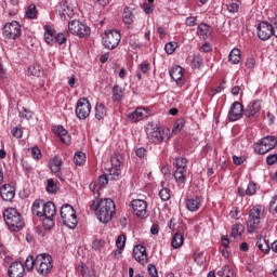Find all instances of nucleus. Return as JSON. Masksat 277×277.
I'll return each mask as SVG.
<instances>
[{
  "mask_svg": "<svg viewBox=\"0 0 277 277\" xmlns=\"http://www.w3.org/2000/svg\"><path fill=\"white\" fill-rule=\"evenodd\" d=\"M166 185V182H161V189L159 190V198L163 201V202H168V200H170L171 195H170V188L163 186Z\"/></svg>",
  "mask_w": 277,
  "mask_h": 277,
  "instance_id": "36",
  "label": "nucleus"
},
{
  "mask_svg": "<svg viewBox=\"0 0 277 277\" xmlns=\"http://www.w3.org/2000/svg\"><path fill=\"white\" fill-rule=\"evenodd\" d=\"M64 162L60 159V157H54L53 159L50 160L49 162V168L60 181H66V175H64V172H62V164Z\"/></svg>",
  "mask_w": 277,
  "mask_h": 277,
  "instance_id": "17",
  "label": "nucleus"
},
{
  "mask_svg": "<svg viewBox=\"0 0 277 277\" xmlns=\"http://www.w3.org/2000/svg\"><path fill=\"white\" fill-rule=\"evenodd\" d=\"M108 183H109V177H107V175L98 176V184L101 185V187H105V185H107Z\"/></svg>",
  "mask_w": 277,
  "mask_h": 277,
  "instance_id": "64",
  "label": "nucleus"
},
{
  "mask_svg": "<svg viewBox=\"0 0 277 277\" xmlns=\"http://www.w3.org/2000/svg\"><path fill=\"white\" fill-rule=\"evenodd\" d=\"M134 215L141 217L142 220L148 216V203L142 199H134L131 202Z\"/></svg>",
  "mask_w": 277,
  "mask_h": 277,
  "instance_id": "13",
  "label": "nucleus"
},
{
  "mask_svg": "<svg viewBox=\"0 0 277 277\" xmlns=\"http://www.w3.org/2000/svg\"><path fill=\"white\" fill-rule=\"evenodd\" d=\"M31 211L34 215H37V217H44V201L36 200L32 203Z\"/></svg>",
  "mask_w": 277,
  "mask_h": 277,
  "instance_id": "27",
  "label": "nucleus"
},
{
  "mask_svg": "<svg viewBox=\"0 0 277 277\" xmlns=\"http://www.w3.org/2000/svg\"><path fill=\"white\" fill-rule=\"evenodd\" d=\"M193 259L195 263L199 265V267H202V265H205V252L202 251L195 252V254L193 255Z\"/></svg>",
  "mask_w": 277,
  "mask_h": 277,
  "instance_id": "44",
  "label": "nucleus"
},
{
  "mask_svg": "<svg viewBox=\"0 0 277 277\" xmlns=\"http://www.w3.org/2000/svg\"><path fill=\"white\" fill-rule=\"evenodd\" d=\"M266 163L268 166H274V163H277V154H273L266 157Z\"/></svg>",
  "mask_w": 277,
  "mask_h": 277,
  "instance_id": "62",
  "label": "nucleus"
},
{
  "mask_svg": "<svg viewBox=\"0 0 277 277\" xmlns=\"http://www.w3.org/2000/svg\"><path fill=\"white\" fill-rule=\"evenodd\" d=\"M192 64H193V68H197L198 70H200V67L203 66L202 55L194 54Z\"/></svg>",
  "mask_w": 277,
  "mask_h": 277,
  "instance_id": "41",
  "label": "nucleus"
},
{
  "mask_svg": "<svg viewBox=\"0 0 277 277\" xmlns=\"http://www.w3.org/2000/svg\"><path fill=\"white\" fill-rule=\"evenodd\" d=\"M124 96V91L122 90V87L116 84L113 88V101L116 103L120 101Z\"/></svg>",
  "mask_w": 277,
  "mask_h": 277,
  "instance_id": "38",
  "label": "nucleus"
},
{
  "mask_svg": "<svg viewBox=\"0 0 277 277\" xmlns=\"http://www.w3.org/2000/svg\"><path fill=\"white\" fill-rule=\"evenodd\" d=\"M184 128H185V119L183 118L177 119L173 126L172 132L181 133V131H183Z\"/></svg>",
  "mask_w": 277,
  "mask_h": 277,
  "instance_id": "46",
  "label": "nucleus"
},
{
  "mask_svg": "<svg viewBox=\"0 0 277 277\" xmlns=\"http://www.w3.org/2000/svg\"><path fill=\"white\" fill-rule=\"evenodd\" d=\"M147 272L151 277H159V273L157 272V266H155L154 264L148 265Z\"/></svg>",
  "mask_w": 277,
  "mask_h": 277,
  "instance_id": "58",
  "label": "nucleus"
},
{
  "mask_svg": "<svg viewBox=\"0 0 277 277\" xmlns=\"http://www.w3.org/2000/svg\"><path fill=\"white\" fill-rule=\"evenodd\" d=\"M263 105L261 103V101L259 100H254L251 101L247 108L243 111V116H246V118H254V116H256V114H259L262 109Z\"/></svg>",
  "mask_w": 277,
  "mask_h": 277,
  "instance_id": "18",
  "label": "nucleus"
},
{
  "mask_svg": "<svg viewBox=\"0 0 277 277\" xmlns=\"http://www.w3.org/2000/svg\"><path fill=\"white\" fill-rule=\"evenodd\" d=\"M172 134L169 128L150 127L147 128V138L151 144H162V142H169Z\"/></svg>",
  "mask_w": 277,
  "mask_h": 277,
  "instance_id": "5",
  "label": "nucleus"
},
{
  "mask_svg": "<svg viewBox=\"0 0 277 277\" xmlns=\"http://www.w3.org/2000/svg\"><path fill=\"white\" fill-rule=\"evenodd\" d=\"M170 77L171 79H173V81L179 83V81L183 79V67L179 65L173 66L172 69L170 70Z\"/></svg>",
  "mask_w": 277,
  "mask_h": 277,
  "instance_id": "31",
  "label": "nucleus"
},
{
  "mask_svg": "<svg viewBox=\"0 0 277 277\" xmlns=\"http://www.w3.org/2000/svg\"><path fill=\"white\" fill-rule=\"evenodd\" d=\"M120 40H122L120 31L107 30L105 31L103 37V45L105 47V49H108V51H114V49H116L120 44Z\"/></svg>",
  "mask_w": 277,
  "mask_h": 277,
  "instance_id": "11",
  "label": "nucleus"
},
{
  "mask_svg": "<svg viewBox=\"0 0 277 277\" xmlns=\"http://www.w3.org/2000/svg\"><path fill=\"white\" fill-rule=\"evenodd\" d=\"M60 5L61 9L58 12L63 21H68V18H72V16H75V6H72L70 0H62Z\"/></svg>",
  "mask_w": 277,
  "mask_h": 277,
  "instance_id": "16",
  "label": "nucleus"
},
{
  "mask_svg": "<svg viewBox=\"0 0 277 277\" xmlns=\"http://www.w3.org/2000/svg\"><path fill=\"white\" fill-rule=\"evenodd\" d=\"M246 190L247 196H254V194H256V184L254 182H250Z\"/></svg>",
  "mask_w": 277,
  "mask_h": 277,
  "instance_id": "54",
  "label": "nucleus"
},
{
  "mask_svg": "<svg viewBox=\"0 0 277 277\" xmlns=\"http://www.w3.org/2000/svg\"><path fill=\"white\" fill-rule=\"evenodd\" d=\"M255 246L264 254H269V250H272V248L269 247V243H267V240H265L263 236H258Z\"/></svg>",
  "mask_w": 277,
  "mask_h": 277,
  "instance_id": "28",
  "label": "nucleus"
},
{
  "mask_svg": "<svg viewBox=\"0 0 277 277\" xmlns=\"http://www.w3.org/2000/svg\"><path fill=\"white\" fill-rule=\"evenodd\" d=\"M0 196L5 202H12L16 196V189L10 184H4L0 187Z\"/></svg>",
  "mask_w": 277,
  "mask_h": 277,
  "instance_id": "20",
  "label": "nucleus"
},
{
  "mask_svg": "<svg viewBox=\"0 0 277 277\" xmlns=\"http://www.w3.org/2000/svg\"><path fill=\"white\" fill-rule=\"evenodd\" d=\"M264 209L262 206H254L250 212L247 221L248 233H259L261 230V217H263Z\"/></svg>",
  "mask_w": 277,
  "mask_h": 277,
  "instance_id": "4",
  "label": "nucleus"
},
{
  "mask_svg": "<svg viewBox=\"0 0 277 277\" xmlns=\"http://www.w3.org/2000/svg\"><path fill=\"white\" fill-rule=\"evenodd\" d=\"M75 111L79 120H85V118H89L90 114H92V104H90V100L87 97L79 98L76 104Z\"/></svg>",
  "mask_w": 277,
  "mask_h": 277,
  "instance_id": "12",
  "label": "nucleus"
},
{
  "mask_svg": "<svg viewBox=\"0 0 277 277\" xmlns=\"http://www.w3.org/2000/svg\"><path fill=\"white\" fill-rule=\"evenodd\" d=\"M197 36L202 40H207L209 38V25L202 23L197 27Z\"/></svg>",
  "mask_w": 277,
  "mask_h": 277,
  "instance_id": "35",
  "label": "nucleus"
},
{
  "mask_svg": "<svg viewBox=\"0 0 277 277\" xmlns=\"http://www.w3.org/2000/svg\"><path fill=\"white\" fill-rule=\"evenodd\" d=\"M107 116V107L103 103H96L95 105V118L96 120H105Z\"/></svg>",
  "mask_w": 277,
  "mask_h": 277,
  "instance_id": "30",
  "label": "nucleus"
},
{
  "mask_svg": "<svg viewBox=\"0 0 277 277\" xmlns=\"http://www.w3.org/2000/svg\"><path fill=\"white\" fill-rule=\"evenodd\" d=\"M26 16L27 18L34 19L38 16V9L36 8V4H30L28 9L26 10Z\"/></svg>",
  "mask_w": 277,
  "mask_h": 277,
  "instance_id": "45",
  "label": "nucleus"
},
{
  "mask_svg": "<svg viewBox=\"0 0 277 277\" xmlns=\"http://www.w3.org/2000/svg\"><path fill=\"white\" fill-rule=\"evenodd\" d=\"M55 203L49 201L43 205V217H55Z\"/></svg>",
  "mask_w": 277,
  "mask_h": 277,
  "instance_id": "29",
  "label": "nucleus"
},
{
  "mask_svg": "<svg viewBox=\"0 0 277 277\" xmlns=\"http://www.w3.org/2000/svg\"><path fill=\"white\" fill-rule=\"evenodd\" d=\"M53 269V258L50 254L41 253L36 256V271L40 276H49Z\"/></svg>",
  "mask_w": 277,
  "mask_h": 277,
  "instance_id": "7",
  "label": "nucleus"
},
{
  "mask_svg": "<svg viewBox=\"0 0 277 277\" xmlns=\"http://www.w3.org/2000/svg\"><path fill=\"white\" fill-rule=\"evenodd\" d=\"M55 216H42V224L45 230H51L55 226Z\"/></svg>",
  "mask_w": 277,
  "mask_h": 277,
  "instance_id": "40",
  "label": "nucleus"
},
{
  "mask_svg": "<svg viewBox=\"0 0 277 277\" xmlns=\"http://www.w3.org/2000/svg\"><path fill=\"white\" fill-rule=\"evenodd\" d=\"M186 172L187 171H185V170L176 169L173 174L174 180L181 189H183V187H185V181H187V177L185 176Z\"/></svg>",
  "mask_w": 277,
  "mask_h": 277,
  "instance_id": "26",
  "label": "nucleus"
},
{
  "mask_svg": "<svg viewBox=\"0 0 277 277\" xmlns=\"http://www.w3.org/2000/svg\"><path fill=\"white\" fill-rule=\"evenodd\" d=\"M111 168L109 169V179L110 181H118L120 175L122 174V156H114L110 159Z\"/></svg>",
  "mask_w": 277,
  "mask_h": 277,
  "instance_id": "14",
  "label": "nucleus"
},
{
  "mask_svg": "<svg viewBox=\"0 0 277 277\" xmlns=\"http://www.w3.org/2000/svg\"><path fill=\"white\" fill-rule=\"evenodd\" d=\"M202 198L200 196H194L192 198L186 199L185 205H186V209L194 212V211H198V209H200V207H202Z\"/></svg>",
  "mask_w": 277,
  "mask_h": 277,
  "instance_id": "23",
  "label": "nucleus"
},
{
  "mask_svg": "<svg viewBox=\"0 0 277 277\" xmlns=\"http://www.w3.org/2000/svg\"><path fill=\"white\" fill-rule=\"evenodd\" d=\"M68 31L71 36H77L78 38H88L91 34L90 26L79 19H74L68 23Z\"/></svg>",
  "mask_w": 277,
  "mask_h": 277,
  "instance_id": "10",
  "label": "nucleus"
},
{
  "mask_svg": "<svg viewBox=\"0 0 277 277\" xmlns=\"http://www.w3.org/2000/svg\"><path fill=\"white\" fill-rule=\"evenodd\" d=\"M268 211H269V213L277 215V195L272 197V199L269 201Z\"/></svg>",
  "mask_w": 277,
  "mask_h": 277,
  "instance_id": "50",
  "label": "nucleus"
},
{
  "mask_svg": "<svg viewBox=\"0 0 277 277\" xmlns=\"http://www.w3.org/2000/svg\"><path fill=\"white\" fill-rule=\"evenodd\" d=\"M28 72L32 77H40L42 71L40 70V65H30L28 67Z\"/></svg>",
  "mask_w": 277,
  "mask_h": 277,
  "instance_id": "51",
  "label": "nucleus"
},
{
  "mask_svg": "<svg viewBox=\"0 0 277 277\" xmlns=\"http://www.w3.org/2000/svg\"><path fill=\"white\" fill-rule=\"evenodd\" d=\"M185 241V238L183 237V234L176 232L172 238L171 246L174 249L181 248Z\"/></svg>",
  "mask_w": 277,
  "mask_h": 277,
  "instance_id": "34",
  "label": "nucleus"
},
{
  "mask_svg": "<svg viewBox=\"0 0 277 277\" xmlns=\"http://www.w3.org/2000/svg\"><path fill=\"white\" fill-rule=\"evenodd\" d=\"M135 155L140 159H144L146 157V148H144V147L136 148Z\"/></svg>",
  "mask_w": 277,
  "mask_h": 277,
  "instance_id": "63",
  "label": "nucleus"
},
{
  "mask_svg": "<svg viewBox=\"0 0 277 277\" xmlns=\"http://www.w3.org/2000/svg\"><path fill=\"white\" fill-rule=\"evenodd\" d=\"M196 21H198V17L196 16H189L185 19V25L187 27H196Z\"/></svg>",
  "mask_w": 277,
  "mask_h": 277,
  "instance_id": "60",
  "label": "nucleus"
},
{
  "mask_svg": "<svg viewBox=\"0 0 277 277\" xmlns=\"http://www.w3.org/2000/svg\"><path fill=\"white\" fill-rule=\"evenodd\" d=\"M23 35V28L17 21H12L4 24L2 36L5 40H18Z\"/></svg>",
  "mask_w": 277,
  "mask_h": 277,
  "instance_id": "9",
  "label": "nucleus"
},
{
  "mask_svg": "<svg viewBox=\"0 0 277 277\" xmlns=\"http://www.w3.org/2000/svg\"><path fill=\"white\" fill-rule=\"evenodd\" d=\"M133 18H135V16L133 15V12L131 11V9L126 8L123 10V23L126 25H133Z\"/></svg>",
  "mask_w": 277,
  "mask_h": 277,
  "instance_id": "39",
  "label": "nucleus"
},
{
  "mask_svg": "<svg viewBox=\"0 0 277 277\" xmlns=\"http://www.w3.org/2000/svg\"><path fill=\"white\" fill-rule=\"evenodd\" d=\"M25 267L27 272H31L34 267L36 268V259L32 255H28L25 261Z\"/></svg>",
  "mask_w": 277,
  "mask_h": 277,
  "instance_id": "48",
  "label": "nucleus"
},
{
  "mask_svg": "<svg viewBox=\"0 0 277 277\" xmlns=\"http://www.w3.org/2000/svg\"><path fill=\"white\" fill-rule=\"evenodd\" d=\"M61 219L64 224V226H67V228H77V225L79 224V220H77V212L75 211V208L72 206L66 203L61 208Z\"/></svg>",
  "mask_w": 277,
  "mask_h": 277,
  "instance_id": "6",
  "label": "nucleus"
},
{
  "mask_svg": "<svg viewBox=\"0 0 277 277\" xmlns=\"http://www.w3.org/2000/svg\"><path fill=\"white\" fill-rule=\"evenodd\" d=\"M217 276L219 277H235V271L230 266L225 265L217 272Z\"/></svg>",
  "mask_w": 277,
  "mask_h": 277,
  "instance_id": "37",
  "label": "nucleus"
},
{
  "mask_svg": "<svg viewBox=\"0 0 277 277\" xmlns=\"http://www.w3.org/2000/svg\"><path fill=\"white\" fill-rule=\"evenodd\" d=\"M174 164L176 170L187 171V158H176Z\"/></svg>",
  "mask_w": 277,
  "mask_h": 277,
  "instance_id": "43",
  "label": "nucleus"
},
{
  "mask_svg": "<svg viewBox=\"0 0 277 277\" xmlns=\"http://www.w3.org/2000/svg\"><path fill=\"white\" fill-rule=\"evenodd\" d=\"M176 49H179V43L176 42H169L164 45V51L168 55H172Z\"/></svg>",
  "mask_w": 277,
  "mask_h": 277,
  "instance_id": "49",
  "label": "nucleus"
},
{
  "mask_svg": "<svg viewBox=\"0 0 277 277\" xmlns=\"http://www.w3.org/2000/svg\"><path fill=\"white\" fill-rule=\"evenodd\" d=\"M89 207L91 211H97V220H100L102 224L111 222V217L116 214V203L109 198L92 200L90 201Z\"/></svg>",
  "mask_w": 277,
  "mask_h": 277,
  "instance_id": "1",
  "label": "nucleus"
},
{
  "mask_svg": "<svg viewBox=\"0 0 277 277\" xmlns=\"http://www.w3.org/2000/svg\"><path fill=\"white\" fill-rule=\"evenodd\" d=\"M228 62H230V64H239V62H241V51L239 49H233L229 52Z\"/></svg>",
  "mask_w": 277,
  "mask_h": 277,
  "instance_id": "32",
  "label": "nucleus"
},
{
  "mask_svg": "<svg viewBox=\"0 0 277 277\" xmlns=\"http://www.w3.org/2000/svg\"><path fill=\"white\" fill-rule=\"evenodd\" d=\"M138 69L143 75H148V71L150 70V63L148 62H143L138 65Z\"/></svg>",
  "mask_w": 277,
  "mask_h": 277,
  "instance_id": "55",
  "label": "nucleus"
},
{
  "mask_svg": "<svg viewBox=\"0 0 277 277\" xmlns=\"http://www.w3.org/2000/svg\"><path fill=\"white\" fill-rule=\"evenodd\" d=\"M3 219L8 226V228L12 233H18V230H23L25 227V220L23 215L18 213L16 208H8L3 211Z\"/></svg>",
  "mask_w": 277,
  "mask_h": 277,
  "instance_id": "2",
  "label": "nucleus"
},
{
  "mask_svg": "<svg viewBox=\"0 0 277 277\" xmlns=\"http://www.w3.org/2000/svg\"><path fill=\"white\" fill-rule=\"evenodd\" d=\"M44 29V42H47L50 47H53V40H55V29L53 26L45 25Z\"/></svg>",
  "mask_w": 277,
  "mask_h": 277,
  "instance_id": "25",
  "label": "nucleus"
},
{
  "mask_svg": "<svg viewBox=\"0 0 277 277\" xmlns=\"http://www.w3.org/2000/svg\"><path fill=\"white\" fill-rule=\"evenodd\" d=\"M275 146H277L276 136H265L253 144V150L258 155H267L269 150H274Z\"/></svg>",
  "mask_w": 277,
  "mask_h": 277,
  "instance_id": "8",
  "label": "nucleus"
},
{
  "mask_svg": "<svg viewBox=\"0 0 277 277\" xmlns=\"http://www.w3.org/2000/svg\"><path fill=\"white\" fill-rule=\"evenodd\" d=\"M19 117L25 120H31V111L27 110V108H23V111H19Z\"/></svg>",
  "mask_w": 277,
  "mask_h": 277,
  "instance_id": "61",
  "label": "nucleus"
},
{
  "mask_svg": "<svg viewBox=\"0 0 277 277\" xmlns=\"http://www.w3.org/2000/svg\"><path fill=\"white\" fill-rule=\"evenodd\" d=\"M57 189H60V187H57L55 181L53 179L48 180L47 192L49 194H57Z\"/></svg>",
  "mask_w": 277,
  "mask_h": 277,
  "instance_id": "47",
  "label": "nucleus"
},
{
  "mask_svg": "<svg viewBox=\"0 0 277 277\" xmlns=\"http://www.w3.org/2000/svg\"><path fill=\"white\" fill-rule=\"evenodd\" d=\"M246 230V226L241 223H237L232 228L230 237H234V239H237V237H241Z\"/></svg>",
  "mask_w": 277,
  "mask_h": 277,
  "instance_id": "33",
  "label": "nucleus"
},
{
  "mask_svg": "<svg viewBox=\"0 0 277 277\" xmlns=\"http://www.w3.org/2000/svg\"><path fill=\"white\" fill-rule=\"evenodd\" d=\"M258 38L263 42H267L272 36L277 38V19H272L271 23L262 21L256 27Z\"/></svg>",
  "mask_w": 277,
  "mask_h": 277,
  "instance_id": "3",
  "label": "nucleus"
},
{
  "mask_svg": "<svg viewBox=\"0 0 277 277\" xmlns=\"http://www.w3.org/2000/svg\"><path fill=\"white\" fill-rule=\"evenodd\" d=\"M11 135H13V137H16V140H21V137H23V130L18 127H14L11 130Z\"/></svg>",
  "mask_w": 277,
  "mask_h": 277,
  "instance_id": "56",
  "label": "nucleus"
},
{
  "mask_svg": "<svg viewBox=\"0 0 277 277\" xmlns=\"http://www.w3.org/2000/svg\"><path fill=\"white\" fill-rule=\"evenodd\" d=\"M127 243V236L124 235H119L118 238L116 239V246L119 250H124V246Z\"/></svg>",
  "mask_w": 277,
  "mask_h": 277,
  "instance_id": "52",
  "label": "nucleus"
},
{
  "mask_svg": "<svg viewBox=\"0 0 277 277\" xmlns=\"http://www.w3.org/2000/svg\"><path fill=\"white\" fill-rule=\"evenodd\" d=\"M66 35L60 32L57 35L54 36V40H53V44H60L62 47V44H65L66 42Z\"/></svg>",
  "mask_w": 277,
  "mask_h": 277,
  "instance_id": "53",
  "label": "nucleus"
},
{
  "mask_svg": "<svg viewBox=\"0 0 277 277\" xmlns=\"http://www.w3.org/2000/svg\"><path fill=\"white\" fill-rule=\"evenodd\" d=\"M74 163L76 166H83L85 163V154L83 151H77L74 156Z\"/></svg>",
  "mask_w": 277,
  "mask_h": 277,
  "instance_id": "42",
  "label": "nucleus"
},
{
  "mask_svg": "<svg viewBox=\"0 0 277 277\" xmlns=\"http://www.w3.org/2000/svg\"><path fill=\"white\" fill-rule=\"evenodd\" d=\"M31 157L32 159H42V151L38 147L31 148Z\"/></svg>",
  "mask_w": 277,
  "mask_h": 277,
  "instance_id": "59",
  "label": "nucleus"
},
{
  "mask_svg": "<svg viewBox=\"0 0 277 277\" xmlns=\"http://www.w3.org/2000/svg\"><path fill=\"white\" fill-rule=\"evenodd\" d=\"M148 117V109L143 107H137L133 113L128 115V118L131 122H140V120H144V118Z\"/></svg>",
  "mask_w": 277,
  "mask_h": 277,
  "instance_id": "22",
  "label": "nucleus"
},
{
  "mask_svg": "<svg viewBox=\"0 0 277 277\" xmlns=\"http://www.w3.org/2000/svg\"><path fill=\"white\" fill-rule=\"evenodd\" d=\"M133 258L137 263H141V265H146L148 263V254L146 253V247L142 245H137L133 249Z\"/></svg>",
  "mask_w": 277,
  "mask_h": 277,
  "instance_id": "19",
  "label": "nucleus"
},
{
  "mask_svg": "<svg viewBox=\"0 0 277 277\" xmlns=\"http://www.w3.org/2000/svg\"><path fill=\"white\" fill-rule=\"evenodd\" d=\"M54 131L63 144H66V146H70L72 140L70 138L68 130L64 129V127L62 126H58L56 129H54Z\"/></svg>",
  "mask_w": 277,
  "mask_h": 277,
  "instance_id": "24",
  "label": "nucleus"
},
{
  "mask_svg": "<svg viewBox=\"0 0 277 277\" xmlns=\"http://www.w3.org/2000/svg\"><path fill=\"white\" fill-rule=\"evenodd\" d=\"M227 10L232 14H236V12H239V3L230 2L229 4H227Z\"/></svg>",
  "mask_w": 277,
  "mask_h": 277,
  "instance_id": "57",
  "label": "nucleus"
},
{
  "mask_svg": "<svg viewBox=\"0 0 277 277\" xmlns=\"http://www.w3.org/2000/svg\"><path fill=\"white\" fill-rule=\"evenodd\" d=\"M245 111L246 109H243V104L234 102L229 108L227 118L230 122H237V120H241V118H243Z\"/></svg>",
  "mask_w": 277,
  "mask_h": 277,
  "instance_id": "15",
  "label": "nucleus"
},
{
  "mask_svg": "<svg viewBox=\"0 0 277 277\" xmlns=\"http://www.w3.org/2000/svg\"><path fill=\"white\" fill-rule=\"evenodd\" d=\"M8 275L9 277H23L25 276V266L23 263L15 261L9 266Z\"/></svg>",
  "mask_w": 277,
  "mask_h": 277,
  "instance_id": "21",
  "label": "nucleus"
}]
</instances>
